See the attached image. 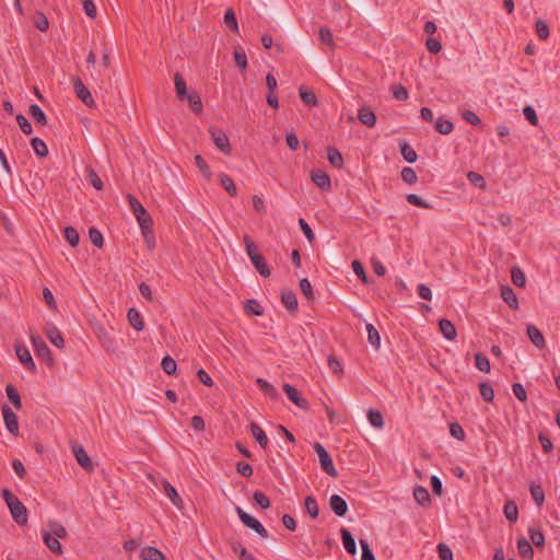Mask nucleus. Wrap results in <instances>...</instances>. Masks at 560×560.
Instances as JSON below:
<instances>
[{"label": "nucleus", "mask_w": 560, "mask_h": 560, "mask_svg": "<svg viewBox=\"0 0 560 560\" xmlns=\"http://www.w3.org/2000/svg\"><path fill=\"white\" fill-rule=\"evenodd\" d=\"M2 499L5 501L14 522L20 526L27 524V509L22 503L21 500L16 495H14L9 489L2 490Z\"/></svg>", "instance_id": "f257e3e1"}, {"label": "nucleus", "mask_w": 560, "mask_h": 560, "mask_svg": "<svg viewBox=\"0 0 560 560\" xmlns=\"http://www.w3.org/2000/svg\"><path fill=\"white\" fill-rule=\"evenodd\" d=\"M315 453L318 456V460L322 469L329 476L336 477L338 475L337 469L332 463V459L326 448L319 443L316 442L313 445Z\"/></svg>", "instance_id": "f03ea898"}, {"label": "nucleus", "mask_w": 560, "mask_h": 560, "mask_svg": "<svg viewBox=\"0 0 560 560\" xmlns=\"http://www.w3.org/2000/svg\"><path fill=\"white\" fill-rule=\"evenodd\" d=\"M235 512L246 527L255 530L262 538L268 536V532L256 517L245 512L241 506H235Z\"/></svg>", "instance_id": "7ed1b4c3"}, {"label": "nucleus", "mask_w": 560, "mask_h": 560, "mask_svg": "<svg viewBox=\"0 0 560 560\" xmlns=\"http://www.w3.org/2000/svg\"><path fill=\"white\" fill-rule=\"evenodd\" d=\"M210 137L214 143V145L224 154L231 153V144L225 132L218 127H210L209 129Z\"/></svg>", "instance_id": "20e7f679"}, {"label": "nucleus", "mask_w": 560, "mask_h": 560, "mask_svg": "<svg viewBox=\"0 0 560 560\" xmlns=\"http://www.w3.org/2000/svg\"><path fill=\"white\" fill-rule=\"evenodd\" d=\"M72 85H73V90H74V93L75 95L89 107H92L95 105V102L92 97V94L91 92L89 91V89L83 84V82L81 81V79L79 77H73L72 78Z\"/></svg>", "instance_id": "39448f33"}, {"label": "nucleus", "mask_w": 560, "mask_h": 560, "mask_svg": "<svg viewBox=\"0 0 560 560\" xmlns=\"http://www.w3.org/2000/svg\"><path fill=\"white\" fill-rule=\"evenodd\" d=\"M31 341L36 351V354L49 363L52 362L51 352L44 339L40 336H31Z\"/></svg>", "instance_id": "423d86ee"}, {"label": "nucleus", "mask_w": 560, "mask_h": 560, "mask_svg": "<svg viewBox=\"0 0 560 560\" xmlns=\"http://www.w3.org/2000/svg\"><path fill=\"white\" fill-rule=\"evenodd\" d=\"M2 417L4 420L5 428L10 433L13 435L19 434V423H18V417L14 413V411L9 406L2 407Z\"/></svg>", "instance_id": "0eeeda50"}, {"label": "nucleus", "mask_w": 560, "mask_h": 560, "mask_svg": "<svg viewBox=\"0 0 560 560\" xmlns=\"http://www.w3.org/2000/svg\"><path fill=\"white\" fill-rule=\"evenodd\" d=\"M15 352L18 359L25 366V369H27L31 372L35 371L36 365L34 363L30 350L25 346H16Z\"/></svg>", "instance_id": "6e6552de"}, {"label": "nucleus", "mask_w": 560, "mask_h": 560, "mask_svg": "<svg viewBox=\"0 0 560 560\" xmlns=\"http://www.w3.org/2000/svg\"><path fill=\"white\" fill-rule=\"evenodd\" d=\"M283 390H284L287 397L289 398V400H291L295 406H298L302 409H306L308 407L307 401L301 397L299 390L295 387H293L292 385L284 384Z\"/></svg>", "instance_id": "1a4fd4ad"}, {"label": "nucleus", "mask_w": 560, "mask_h": 560, "mask_svg": "<svg viewBox=\"0 0 560 560\" xmlns=\"http://www.w3.org/2000/svg\"><path fill=\"white\" fill-rule=\"evenodd\" d=\"M329 506L337 516H345L348 511V504L346 500L339 494H332L329 498Z\"/></svg>", "instance_id": "9d476101"}, {"label": "nucleus", "mask_w": 560, "mask_h": 560, "mask_svg": "<svg viewBox=\"0 0 560 560\" xmlns=\"http://www.w3.org/2000/svg\"><path fill=\"white\" fill-rule=\"evenodd\" d=\"M526 334L535 347L542 349L546 346V340H545L544 335L535 325L528 324Z\"/></svg>", "instance_id": "9b49d317"}, {"label": "nucleus", "mask_w": 560, "mask_h": 560, "mask_svg": "<svg viewBox=\"0 0 560 560\" xmlns=\"http://www.w3.org/2000/svg\"><path fill=\"white\" fill-rule=\"evenodd\" d=\"M312 182L323 190H328L331 187V182L326 172L316 170L312 172Z\"/></svg>", "instance_id": "f8f14e48"}, {"label": "nucleus", "mask_w": 560, "mask_h": 560, "mask_svg": "<svg viewBox=\"0 0 560 560\" xmlns=\"http://www.w3.org/2000/svg\"><path fill=\"white\" fill-rule=\"evenodd\" d=\"M163 491L171 502L179 510L183 509V500L177 493L176 489L167 481L163 480Z\"/></svg>", "instance_id": "ddd939ff"}, {"label": "nucleus", "mask_w": 560, "mask_h": 560, "mask_svg": "<svg viewBox=\"0 0 560 560\" xmlns=\"http://www.w3.org/2000/svg\"><path fill=\"white\" fill-rule=\"evenodd\" d=\"M439 328L443 337L447 340H454L457 336L456 328L453 323L446 318L439 320Z\"/></svg>", "instance_id": "4468645a"}, {"label": "nucleus", "mask_w": 560, "mask_h": 560, "mask_svg": "<svg viewBox=\"0 0 560 560\" xmlns=\"http://www.w3.org/2000/svg\"><path fill=\"white\" fill-rule=\"evenodd\" d=\"M72 452H73V455H74L77 462L79 463V465L81 467H83L84 469H91L92 468L91 459H90L88 453L85 452V450L82 446L74 445L73 448H72Z\"/></svg>", "instance_id": "2eb2a0df"}, {"label": "nucleus", "mask_w": 560, "mask_h": 560, "mask_svg": "<svg viewBox=\"0 0 560 560\" xmlns=\"http://www.w3.org/2000/svg\"><path fill=\"white\" fill-rule=\"evenodd\" d=\"M358 119L368 127L376 125V115L370 107H361L358 112Z\"/></svg>", "instance_id": "dca6fc26"}, {"label": "nucleus", "mask_w": 560, "mask_h": 560, "mask_svg": "<svg viewBox=\"0 0 560 560\" xmlns=\"http://www.w3.org/2000/svg\"><path fill=\"white\" fill-rule=\"evenodd\" d=\"M340 536H341L342 545H343L345 549L347 550V552H349L350 555H355L357 553V544H355V540H354L353 536L351 535V533L347 528L342 527L340 529Z\"/></svg>", "instance_id": "f3484780"}, {"label": "nucleus", "mask_w": 560, "mask_h": 560, "mask_svg": "<svg viewBox=\"0 0 560 560\" xmlns=\"http://www.w3.org/2000/svg\"><path fill=\"white\" fill-rule=\"evenodd\" d=\"M501 298L511 308L516 310L518 307L517 296L511 287L501 288Z\"/></svg>", "instance_id": "a211bd4d"}, {"label": "nucleus", "mask_w": 560, "mask_h": 560, "mask_svg": "<svg viewBox=\"0 0 560 560\" xmlns=\"http://www.w3.org/2000/svg\"><path fill=\"white\" fill-rule=\"evenodd\" d=\"M249 430H250L253 438L257 441V443L262 448H266L268 445V438H267L265 431L255 422L250 423Z\"/></svg>", "instance_id": "6ab92c4d"}, {"label": "nucleus", "mask_w": 560, "mask_h": 560, "mask_svg": "<svg viewBox=\"0 0 560 560\" xmlns=\"http://www.w3.org/2000/svg\"><path fill=\"white\" fill-rule=\"evenodd\" d=\"M250 261L261 277L268 278L270 276V269L261 254L252 257Z\"/></svg>", "instance_id": "aec40b11"}, {"label": "nucleus", "mask_w": 560, "mask_h": 560, "mask_svg": "<svg viewBox=\"0 0 560 560\" xmlns=\"http://www.w3.org/2000/svg\"><path fill=\"white\" fill-rule=\"evenodd\" d=\"M129 324L137 330L141 331L144 328L142 315L136 308H130L127 314Z\"/></svg>", "instance_id": "412c9836"}, {"label": "nucleus", "mask_w": 560, "mask_h": 560, "mask_svg": "<svg viewBox=\"0 0 560 560\" xmlns=\"http://www.w3.org/2000/svg\"><path fill=\"white\" fill-rule=\"evenodd\" d=\"M368 332V341L375 349L378 350L381 347V337L377 329L370 323L365 325Z\"/></svg>", "instance_id": "4be33fe9"}, {"label": "nucleus", "mask_w": 560, "mask_h": 560, "mask_svg": "<svg viewBox=\"0 0 560 560\" xmlns=\"http://www.w3.org/2000/svg\"><path fill=\"white\" fill-rule=\"evenodd\" d=\"M43 539H44V542L45 545L54 552V553H57V555H60L62 552V547H61V544L59 541V539L57 537H54L50 533H44L43 534Z\"/></svg>", "instance_id": "5701e85b"}, {"label": "nucleus", "mask_w": 560, "mask_h": 560, "mask_svg": "<svg viewBox=\"0 0 560 560\" xmlns=\"http://www.w3.org/2000/svg\"><path fill=\"white\" fill-rule=\"evenodd\" d=\"M219 180H220L221 186L224 188V190L229 195H231V196L237 195L236 186L231 176H229L228 174L221 173L219 175Z\"/></svg>", "instance_id": "b1692460"}, {"label": "nucleus", "mask_w": 560, "mask_h": 560, "mask_svg": "<svg viewBox=\"0 0 560 560\" xmlns=\"http://www.w3.org/2000/svg\"><path fill=\"white\" fill-rule=\"evenodd\" d=\"M517 550H518V553L524 559H527V560H532L533 559L534 550H533V547H532L530 542L527 539H525V538L518 539V541H517Z\"/></svg>", "instance_id": "393cba45"}, {"label": "nucleus", "mask_w": 560, "mask_h": 560, "mask_svg": "<svg viewBox=\"0 0 560 560\" xmlns=\"http://www.w3.org/2000/svg\"><path fill=\"white\" fill-rule=\"evenodd\" d=\"M46 336L55 347L59 349H62L65 347L63 338L56 327L48 328L46 331Z\"/></svg>", "instance_id": "a878e982"}, {"label": "nucleus", "mask_w": 560, "mask_h": 560, "mask_svg": "<svg viewBox=\"0 0 560 560\" xmlns=\"http://www.w3.org/2000/svg\"><path fill=\"white\" fill-rule=\"evenodd\" d=\"M142 560H165L163 553L154 547H144L141 549Z\"/></svg>", "instance_id": "bb28decb"}, {"label": "nucleus", "mask_w": 560, "mask_h": 560, "mask_svg": "<svg viewBox=\"0 0 560 560\" xmlns=\"http://www.w3.org/2000/svg\"><path fill=\"white\" fill-rule=\"evenodd\" d=\"M174 84L177 97L185 100L189 93L187 92L186 82L179 73L174 75Z\"/></svg>", "instance_id": "cd10ccee"}, {"label": "nucleus", "mask_w": 560, "mask_h": 560, "mask_svg": "<svg viewBox=\"0 0 560 560\" xmlns=\"http://www.w3.org/2000/svg\"><path fill=\"white\" fill-rule=\"evenodd\" d=\"M136 219L141 229V233H142L143 237L148 240V233L151 232V226H152V219H151L150 214L147 212V213H144L143 217L138 215Z\"/></svg>", "instance_id": "c85d7f7f"}, {"label": "nucleus", "mask_w": 560, "mask_h": 560, "mask_svg": "<svg viewBox=\"0 0 560 560\" xmlns=\"http://www.w3.org/2000/svg\"><path fill=\"white\" fill-rule=\"evenodd\" d=\"M283 305L288 311L294 312L298 308V299L292 291L283 292L281 295Z\"/></svg>", "instance_id": "c756f323"}, {"label": "nucleus", "mask_w": 560, "mask_h": 560, "mask_svg": "<svg viewBox=\"0 0 560 560\" xmlns=\"http://www.w3.org/2000/svg\"><path fill=\"white\" fill-rule=\"evenodd\" d=\"M30 115L35 120V122L39 124L40 126H45L47 124L46 115L37 104H32L30 106Z\"/></svg>", "instance_id": "7c9ffc66"}, {"label": "nucleus", "mask_w": 560, "mask_h": 560, "mask_svg": "<svg viewBox=\"0 0 560 560\" xmlns=\"http://www.w3.org/2000/svg\"><path fill=\"white\" fill-rule=\"evenodd\" d=\"M399 148L405 161H407L408 163H413L417 161V153L410 144H408L407 142H401L399 144Z\"/></svg>", "instance_id": "2f4dec72"}, {"label": "nucleus", "mask_w": 560, "mask_h": 560, "mask_svg": "<svg viewBox=\"0 0 560 560\" xmlns=\"http://www.w3.org/2000/svg\"><path fill=\"white\" fill-rule=\"evenodd\" d=\"M31 144L36 155L40 158H45L48 155V148L40 138H33L31 140Z\"/></svg>", "instance_id": "473e14b6"}, {"label": "nucleus", "mask_w": 560, "mask_h": 560, "mask_svg": "<svg viewBox=\"0 0 560 560\" xmlns=\"http://www.w3.org/2000/svg\"><path fill=\"white\" fill-rule=\"evenodd\" d=\"M435 129L441 135H450L454 129V125L448 119L438 118L435 121Z\"/></svg>", "instance_id": "72a5a7b5"}, {"label": "nucleus", "mask_w": 560, "mask_h": 560, "mask_svg": "<svg viewBox=\"0 0 560 560\" xmlns=\"http://www.w3.org/2000/svg\"><path fill=\"white\" fill-rule=\"evenodd\" d=\"M305 510L312 518H316L319 514L318 504L314 497L308 495L305 498Z\"/></svg>", "instance_id": "f704fd0d"}, {"label": "nucleus", "mask_w": 560, "mask_h": 560, "mask_svg": "<svg viewBox=\"0 0 560 560\" xmlns=\"http://www.w3.org/2000/svg\"><path fill=\"white\" fill-rule=\"evenodd\" d=\"M413 498L420 505H424L430 501L429 491L422 486L415 488Z\"/></svg>", "instance_id": "c9c22d12"}, {"label": "nucleus", "mask_w": 560, "mask_h": 560, "mask_svg": "<svg viewBox=\"0 0 560 560\" xmlns=\"http://www.w3.org/2000/svg\"><path fill=\"white\" fill-rule=\"evenodd\" d=\"M224 23L228 27H230L234 33H238V23L236 20L235 12L233 9H228L224 14Z\"/></svg>", "instance_id": "e433bc0d"}, {"label": "nucleus", "mask_w": 560, "mask_h": 560, "mask_svg": "<svg viewBox=\"0 0 560 560\" xmlns=\"http://www.w3.org/2000/svg\"><path fill=\"white\" fill-rule=\"evenodd\" d=\"M368 419L372 427L382 429L384 427L383 416L377 410H370L368 412Z\"/></svg>", "instance_id": "4c0bfd02"}, {"label": "nucleus", "mask_w": 560, "mask_h": 560, "mask_svg": "<svg viewBox=\"0 0 560 560\" xmlns=\"http://www.w3.org/2000/svg\"><path fill=\"white\" fill-rule=\"evenodd\" d=\"M5 393H7L9 400L12 402V405L16 409H20L22 407V402H21V398H20L18 390L12 385L9 384L5 387Z\"/></svg>", "instance_id": "58836bf2"}, {"label": "nucleus", "mask_w": 560, "mask_h": 560, "mask_svg": "<svg viewBox=\"0 0 560 560\" xmlns=\"http://www.w3.org/2000/svg\"><path fill=\"white\" fill-rule=\"evenodd\" d=\"M319 40L322 44L329 46L331 49L335 48L334 36L329 28H327V27L319 28Z\"/></svg>", "instance_id": "ea45409f"}, {"label": "nucleus", "mask_w": 560, "mask_h": 560, "mask_svg": "<svg viewBox=\"0 0 560 560\" xmlns=\"http://www.w3.org/2000/svg\"><path fill=\"white\" fill-rule=\"evenodd\" d=\"M162 369L166 374L173 375L177 370L176 361L171 357L166 355L162 359L161 362Z\"/></svg>", "instance_id": "a19ab883"}, {"label": "nucleus", "mask_w": 560, "mask_h": 560, "mask_svg": "<svg viewBox=\"0 0 560 560\" xmlns=\"http://www.w3.org/2000/svg\"><path fill=\"white\" fill-rule=\"evenodd\" d=\"M504 515L510 522H516L518 510L513 501H508L504 505Z\"/></svg>", "instance_id": "79ce46f5"}, {"label": "nucleus", "mask_w": 560, "mask_h": 560, "mask_svg": "<svg viewBox=\"0 0 560 560\" xmlns=\"http://www.w3.org/2000/svg\"><path fill=\"white\" fill-rule=\"evenodd\" d=\"M189 103V106L191 108L192 112L199 114L202 112V102H201V98L195 94V93H189L186 98Z\"/></svg>", "instance_id": "37998d69"}, {"label": "nucleus", "mask_w": 560, "mask_h": 560, "mask_svg": "<svg viewBox=\"0 0 560 560\" xmlns=\"http://www.w3.org/2000/svg\"><path fill=\"white\" fill-rule=\"evenodd\" d=\"M327 158H328V161L334 166L341 167L342 164H343V159H342L341 153L337 149H335V148H329L328 149Z\"/></svg>", "instance_id": "c03bdc74"}, {"label": "nucleus", "mask_w": 560, "mask_h": 560, "mask_svg": "<svg viewBox=\"0 0 560 560\" xmlns=\"http://www.w3.org/2000/svg\"><path fill=\"white\" fill-rule=\"evenodd\" d=\"M233 55L236 66L244 70L247 67V57L244 49L242 47H236Z\"/></svg>", "instance_id": "a18cd8bd"}, {"label": "nucleus", "mask_w": 560, "mask_h": 560, "mask_svg": "<svg viewBox=\"0 0 560 560\" xmlns=\"http://www.w3.org/2000/svg\"><path fill=\"white\" fill-rule=\"evenodd\" d=\"M65 238L72 247H75L80 241L78 231L72 226H67L65 229Z\"/></svg>", "instance_id": "49530a36"}, {"label": "nucleus", "mask_w": 560, "mask_h": 560, "mask_svg": "<svg viewBox=\"0 0 560 560\" xmlns=\"http://www.w3.org/2000/svg\"><path fill=\"white\" fill-rule=\"evenodd\" d=\"M401 178L408 185H413L418 180V176L412 167H404L401 170Z\"/></svg>", "instance_id": "de8ad7c7"}, {"label": "nucleus", "mask_w": 560, "mask_h": 560, "mask_svg": "<svg viewBox=\"0 0 560 560\" xmlns=\"http://www.w3.org/2000/svg\"><path fill=\"white\" fill-rule=\"evenodd\" d=\"M511 278H512V282L517 287L522 288L526 283V277H525L524 272L517 267L512 268Z\"/></svg>", "instance_id": "09e8293b"}, {"label": "nucleus", "mask_w": 560, "mask_h": 560, "mask_svg": "<svg viewBox=\"0 0 560 560\" xmlns=\"http://www.w3.org/2000/svg\"><path fill=\"white\" fill-rule=\"evenodd\" d=\"M245 308L247 313L256 316H260L264 313L262 306L254 299L246 301Z\"/></svg>", "instance_id": "8fccbe9b"}, {"label": "nucleus", "mask_w": 560, "mask_h": 560, "mask_svg": "<svg viewBox=\"0 0 560 560\" xmlns=\"http://www.w3.org/2000/svg\"><path fill=\"white\" fill-rule=\"evenodd\" d=\"M256 383L258 384V386L260 387V389L264 392L265 395H267L269 397L277 396L276 388L270 383H268L266 380L258 377L256 380Z\"/></svg>", "instance_id": "3c124183"}, {"label": "nucleus", "mask_w": 560, "mask_h": 560, "mask_svg": "<svg viewBox=\"0 0 560 560\" xmlns=\"http://www.w3.org/2000/svg\"><path fill=\"white\" fill-rule=\"evenodd\" d=\"M475 360H476V366L479 371L485 372V373L490 372L491 365H490V361L487 357H485L480 353H477L475 355Z\"/></svg>", "instance_id": "603ef678"}, {"label": "nucleus", "mask_w": 560, "mask_h": 560, "mask_svg": "<svg viewBox=\"0 0 560 560\" xmlns=\"http://www.w3.org/2000/svg\"><path fill=\"white\" fill-rule=\"evenodd\" d=\"M530 494L538 506H540L545 501V493L542 488L539 485L530 486Z\"/></svg>", "instance_id": "864d4df0"}, {"label": "nucleus", "mask_w": 560, "mask_h": 560, "mask_svg": "<svg viewBox=\"0 0 560 560\" xmlns=\"http://www.w3.org/2000/svg\"><path fill=\"white\" fill-rule=\"evenodd\" d=\"M243 241H244L246 254H247V256L249 257L250 260H252V257L260 255L256 244L250 240V237L248 235H245L243 237Z\"/></svg>", "instance_id": "5fc2aeb1"}, {"label": "nucleus", "mask_w": 560, "mask_h": 560, "mask_svg": "<svg viewBox=\"0 0 560 560\" xmlns=\"http://www.w3.org/2000/svg\"><path fill=\"white\" fill-rule=\"evenodd\" d=\"M479 390H480L481 397L486 401L490 402V401L493 400V398H494V390H493L492 386L489 383H481L479 385Z\"/></svg>", "instance_id": "6e6d98bb"}, {"label": "nucleus", "mask_w": 560, "mask_h": 560, "mask_svg": "<svg viewBox=\"0 0 560 560\" xmlns=\"http://www.w3.org/2000/svg\"><path fill=\"white\" fill-rule=\"evenodd\" d=\"M128 200H129V205H130V208L135 214V217L137 218L138 215H144V213H147V210L144 209V207L141 205V202L139 200H137L136 198H133L132 196H128Z\"/></svg>", "instance_id": "4d7b16f0"}, {"label": "nucleus", "mask_w": 560, "mask_h": 560, "mask_svg": "<svg viewBox=\"0 0 560 560\" xmlns=\"http://www.w3.org/2000/svg\"><path fill=\"white\" fill-rule=\"evenodd\" d=\"M89 237L93 245L101 248L104 244L102 233L96 228H91L89 231Z\"/></svg>", "instance_id": "13d9d810"}, {"label": "nucleus", "mask_w": 560, "mask_h": 560, "mask_svg": "<svg viewBox=\"0 0 560 560\" xmlns=\"http://www.w3.org/2000/svg\"><path fill=\"white\" fill-rule=\"evenodd\" d=\"M300 97L302 98V101L308 105V106H315L317 105V97L316 95L311 92V91H307V90H304V89H300Z\"/></svg>", "instance_id": "bf43d9fd"}, {"label": "nucleus", "mask_w": 560, "mask_h": 560, "mask_svg": "<svg viewBox=\"0 0 560 560\" xmlns=\"http://www.w3.org/2000/svg\"><path fill=\"white\" fill-rule=\"evenodd\" d=\"M406 199L407 201L412 205V206H416V207H420V208H423V209H429L431 208V205L427 201H424L423 199H421L418 195L416 194H408L406 196Z\"/></svg>", "instance_id": "052dcab7"}, {"label": "nucleus", "mask_w": 560, "mask_h": 560, "mask_svg": "<svg viewBox=\"0 0 560 560\" xmlns=\"http://www.w3.org/2000/svg\"><path fill=\"white\" fill-rule=\"evenodd\" d=\"M529 537H530V540L536 546V547H542L544 544H545V536L544 534L536 529V528H530L529 529Z\"/></svg>", "instance_id": "680f3d73"}, {"label": "nucleus", "mask_w": 560, "mask_h": 560, "mask_svg": "<svg viewBox=\"0 0 560 560\" xmlns=\"http://www.w3.org/2000/svg\"><path fill=\"white\" fill-rule=\"evenodd\" d=\"M524 117L529 121L532 126L538 125V116L536 114V110L533 106L528 105L525 106L523 109Z\"/></svg>", "instance_id": "e2e57ef3"}, {"label": "nucleus", "mask_w": 560, "mask_h": 560, "mask_svg": "<svg viewBox=\"0 0 560 560\" xmlns=\"http://www.w3.org/2000/svg\"><path fill=\"white\" fill-rule=\"evenodd\" d=\"M16 122L25 135H31L33 132L32 125L24 115H16Z\"/></svg>", "instance_id": "0e129e2a"}, {"label": "nucleus", "mask_w": 560, "mask_h": 560, "mask_svg": "<svg viewBox=\"0 0 560 560\" xmlns=\"http://www.w3.org/2000/svg\"><path fill=\"white\" fill-rule=\"evenodd\" d=\"M360 547L362 550L361 560H375L374 553L366 540L361 539Z\"/></svg>", "instance_id": "69168bd1"}, {"label": "nucleus", "mask_w": 560, "mask_h": 560, "mask_svg": "<svg viewBox=\"0 0 560 560\" xmlns=\"http://www.w3.org/2000/svg\"><path fill=\"white\" fill-rule=\"evenodd\" d=\"M49 528H50V534L54 536V537H57L58 539L60 538H65L67 536V530L66 528L59 524V523H50L49 524Z\"/></svg>", "instance_id": "338daca9"}, {"label": "nucleus", "mask_w": 560, "mask_h": 560, "mask_svg": "<svg viewBox=\"0 0 560 560\" xmlns=\"http://www.w3.org/2000/svg\"><path fill=\"white\" fill-rule=\"evenodd\" d=\"M254 501L264 510L268 509L270 506V501L268 497L262 493L261 491H255L254 492Z\"/></svg>", "instance_id": "774afa93"}]
</instances>
